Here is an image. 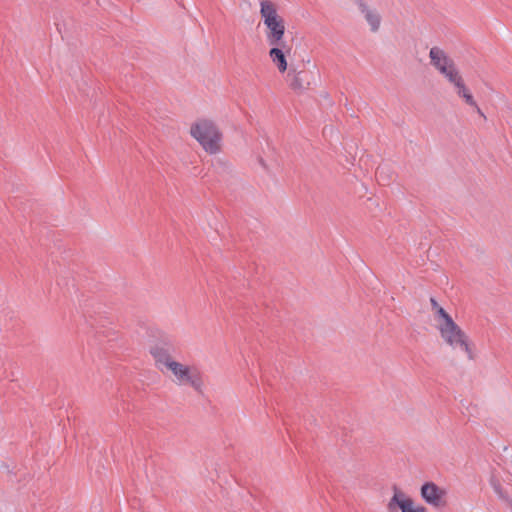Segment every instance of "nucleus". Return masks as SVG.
Listing matches in <instances>:
<instances>
[{"instance_id":"obj_1","label":"nucleus","mask_w":512,"mask_h":512,"mask_svg":"<svg viewBox=\"0 0 512 512\" xmlns=\"http://www.w3.org/2000/svg\"><path fill=\"white\" fill-rule=\"evenodd\" d=\"M190 134L207 153L216 154L220 151L222 133L212 120H197L191 125Z\"/></svg>"},{"instance_id":"obj_2","label":"nucleus","mask_w":512,"mask_h":512,"mask_svg":"<svg viewBox=\"0 0 512 512\" xmlns=\"http://www.w3.org/2000/svg\"><path fill=\"white\" fill-rule=\"evenodd\" d=\"M260 14L267 28V42L269 44H281V42H284L285 22L278 15L276 5L270 0L261 1Z\"/></svg>"},{"instance_id":"obj_3","label":"nucleus","mask_w":512,"mask_h":512,"mask_svg":"<svg viewBox=\"0 0 512 512\" xmlns=\"http://www.w3.org/2000/svg\"><path fill=\"white\" fill-rule=\"evenodd\" d=\"M442 339L451 347H460L467 353L469 359L474 358L468 335L461 327L452 320L448 324H438L437 326Z\"/></svg>"},{"instance_id":"obj_4","label":"nucleus","mask_w":512,"mask_h":512,"mask_svg":"<svg viewBox=\"0 0 512 512\" xmlns=\"http://www.w3.org/2000/svg\"><path fill=\"white\" fill-rule=\"evenodd\" d=\"M168 370L173 373L178 384L190 385L198 393H203L202 373L196 366H187L174 361L168 363Z\"/></svg>"},{"instance_id":"obj_5","label":"nucleus","mask_w":512,"mask_h":512,"mask_svg":"<svg viewBox=\"0 0 512 512\" xmlns=\"http://www.w3.org/2000/svg\"><path fill=\"white\" fill-rule=\"evenodd\" d=\"M293 75L290 81L291 89L297 94H301L305 90L310 89L312 85L316 84V81L319 79V71L313 66V69H302L300 71H295L291 69L287 77L290 78Z\"/></svg>"},{"instance_id":"obj_6","label":"nucleus","mask_w":512,"mask_h":512,"mask_svg":"<svg viewBox=\"0 0 512 512\" xmlns=\"http://www.w3.org/2000/svg\"><path fill=\"white\" fill-rule=\"evenodd\" d=\"M420 495L428 505L435 508H443L447 505L446 489L439 487L432 481H427L422 484L420 488Z\"/></svg>"},{"instance_id":"obj_7","label":"nucleus","mask_w":512,"mask_h":512,"mask_svg":"<svg viewBox=\"0 0 512 512\" xmlns=\"http://www.w3.org/2000/svg\"><path fill=\"white\" fill-rule=\"evenodd\" d=\"M393 491L394 495L387 505L388 512H396L397 509H400L401 512H427V509L424 506L414 507L413 499L406 497L397 485H393Z\"/></svg>"},{"instance_id":"obj_8","label":"nucleus","mask_w":512,"mask_h":512,"mask_svg":"<svg viewBox=\"0 0 512 512\" xmlns=\"http://www.w3.org/2000/svg\"><path fill=\"white\" fill-rule=\"evenodd\" d=\"M272 48L269 51V57L272 62L277 66L278 70L281 73H284L287 70V60L286 55L290 54L291 46L288 45L285 41L281 42V44H270Z\"/></svg>"},{"instance_id":"obj_9","label":"nucleus","mask_w":512,"mask_h":512,"mask_svg":"<svg viewBox=\"0 0 512 512\" xmlns=\"http://www.w3.org/2000/svg\"><path fill=\"white\" fill-rule=\"evenodd\" d=\"M430 62L441 74L451 68L454 61L439 47H432L429 52Z\"/></svg>"},{"instance_id":"obj_10","label":"nucleus","mask_w":512,"mask_h":512,"mask_svg":"<svg viewBox=\"0 0 512 512\" xmlns=\"http://www.w3.org/2000/svg\"><path fill=\"white\" fill-rule=\"evenodd\" d=\"M150 354L153 356L156 365L158 368L162 370L160 365L165 366L168 369V363H172L175 360H173L172 356L170 355L169 351L159 345H155L150 348Z\"/></svg>"},{"instance_id":"obj_11","label":"nucleus","mask_w":512,"mask_h":512,"mask_svg":"<svg viewBox=\"0 0 512 512\" xmlns=\"http://www.w3.org/2000/svg\"><path fill=\"white\" fill-rule=\"evenodd\" d=\"M368 24L370 25V29L372 32H377L380 28L381 24V16L375 11L370 10L365 3H360L358 7Z\"/></svg>"},{"instance_id":"obj_12","label":"nucleus","mask_w":512,"mask_h":512,"mask_svg":"<svg viewBox=\"0 0 512 512\" xmlns=\"http://www.w3.org/2000/svg\"><path fill=\"white\" fill-rule=\"evenodd\" d=\"M447 80L454 85H459V83L463 80L462 76L459 74L458 69L455 66V63L451 65V68H447L445 73H442Z\"/></svg>"},{"instance_id":"obj_13","label":"nucleus","mask_w":512,"mask_h":512,"mask_svg":"<svg viewBox=\"0 0 512 512\" xmlns=\"http://www.w3.org/2000/svg\"><path fill=\"white\" fill-rule=\"evenodd\" d=\"M490 484L500 499L508 501L510 503L512 499H509L507 493L503 490V487L499 479H497L495 476H492L490 478Z\"/></svg>"},{"instance_id":"obj_14","label":"nucleus","mask_w":512,"mask_h":512,"mask_svg":"<svg viewBox=\"0 0 512 512\" xmlns=\"http://www.w3.org/2000/svg\"><path fill=\"white\" fill-rule=\"evenodd\" d=\"M433 314L438 324H448V322H451L453 320L449 313L443 307L433 312Z\"/></svg>"},{"instance_id":"obj_15","label":"nucleus","mask_w":512,"mask_h":512,"mask_svg":"<svg viewBox=\"0 0 512 512\" xmlns=\"http://www.w3.org/2000/svg\"><path fill=\"white\" fill-rule=\"evenodd\" d=\"M456 88V93L459 97L462 96V94H467L469 93L470 91L468 90V88L466 87L465 83H464V80H462L459 85H456L455 86Z\"/></svg>"},{"instance_id":"obj_16","label":"nucleus","mask_w":512,"mask_h":512,"mask_svg":"<svg viewBox=\"0 0 512 512\" xmlns=\"http://www.w3.org/2000/svg\"><path fill=\"white\" fill-rule=\"evenodd\" d=\"M461 98L465 101L467 105L476 106V102L473 98V95L470 92L467 94H462Z\"/></svg>"},{"instance_id":"obj_17","label":"nucleus","mask_w":512,"mask_h":512,"mask_svg":"<svg viewBox=\"0 0 512 512\" xmlns=\"http://www.w3.org/2000/svg\"><path fill=\"white\" fill-rule=\"evenodd\" d=\"M384 170H385V167H381L379 166L376 170V177H377V180L380 182V181H384L385 178H384Z\"/></svg>"},{"instance_id":"obj_18","label":"nucleus","mask_w":512,"mask_h":512,"mask_svg":"<svg viewBox=\"0 0 512 512\" xmlns=\"http://www.w3.org/2000/svg\"><path fill=\"white\" fill-rule=\"evenodd\" d=\"M430 304H431V309L433 312H435L436 310H438L442 307L439 305V303L437 302V300L434 297L430 298Z\"/></svg>"},{"instance_id":"obj_19","label":"nucleus","mask_w":512,"mask_h":512,"mask_svg":"<svg viewBox=\"0 0 512 512\" xmlns=\"http://www.w3.org/2000/svg\"><path fill=\"white\" fill-rule=\"evenodd\" d=\"M476 110V112L481 116L483 117L484 119H486V116L485 114L483 113V111L479 108V106L476 104V106H473Z\"/></svg>"},{"instance_id":"obj_20","label":"nucleus","mask_w":512,"mask_h":512,"mask_svg":"<svg viewBox=\"0 0 512 512\" xmlns=\"http://www.w3.org/2000/svg\"><path fill=\"white\" fill-rule=\"evenodd\" d=\"M218 164L223 166V168H228V165L225 162H223V161H218Z\"/></svg>"},{"instance_id":"obj_21","label":"nucleus","mask_w":512,"mask_h":512,"mask_svg":"<svg viewBox=\"0 0 512 512\" xmlns=\"http://www.w3.org/2000/svg\"><path fill=\"white\" fill-rule=\"evenodd\" d=\"M354 1L357 3L358 7L360 6V3H365L363 0H354Z\"/></svg>"},{"instance_id":"obj_22","label":"nucleus","mask_w":512,"mask_h":512,"mask_svg":"<svg viewBox=\"0 0 512 512\" xmlns=\"http://www.w3.org/2000/svg\"><path fill=\"white\" fill-rule=\"evenodd\" d=\"M260 164H261L263 167H265V163H264L263 159H260Z\"/></svg>"}]
</instances>
